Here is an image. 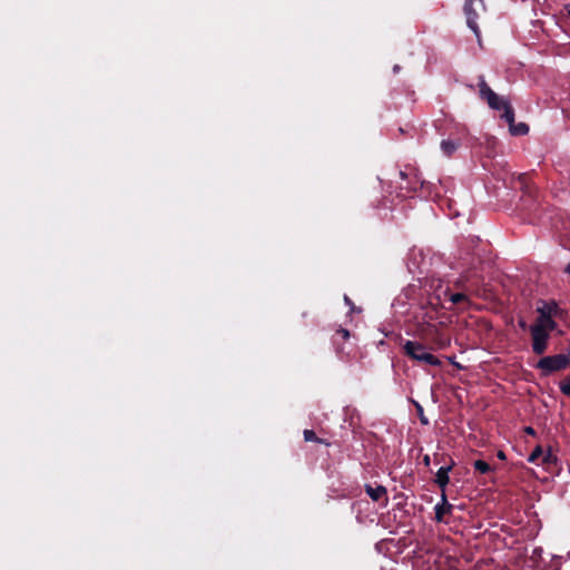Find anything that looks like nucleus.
I'll list each match as a JSON object with an SVG mask.
<instances>
[{
	"label": "nucleus",
	"mask_w": 570,
	"mask_h": 570,
	"mask_svg": "<svg viewBox=\"0 0 570 570\" xmlns=\"http://www.w3.org/2000/svg\"><path fill=\"white\" fill-rule=\"evenodd\" d=\"M344 299H345L346 304H351V301L347 296H345Z\"/></svg>",
	"instance_id": "obj_25"
},
{
	"label": "nucleus",
	"mask_w": 570,
	"mask_h": 570,
	"mask_svg": "<svg viewBox=\"0 0 570 570\" xmlns=\"http://www.w3.org/2000/svg\"><path fill=\"white\" fill-rule=\"evenodd\" d=\"M556 462H557V456L553 455L551 450H548L546 452L543 451V454L541 455V459L539 461V463L547 465V466L554 464Z\"/></svg>",
	"instance_id": "obj_11"
},
{
	"label": "nucleus",
	"mask_w": 570,
	"mask_h": 570,
	"mask_svg": "<svg viewBox=\"0 0 570 570\" xmlns=\"http://www.w3.org/2000/svg\"><path fill=\"white\" fill-rule=\"evenodd\" d=\"M480 95L484 98L489 106L492 109L503 110L502 117L509 122L513 124L514 121V112L511 106L503 99H501L487 83L485 81H481L480 85Z\"/></svg>",
	"instance_id": "obj_1"
},
{
	"label": "nucleus",
	"mask_w": 570,
	"mask_h": 570,
	"mask_svg": "<svg viewBox=\"0 0 570 570\" xmlns=\"http://www.w3.org/2000/svg\"><path fill=\"white\" fill-rule=\"evenodd\" d=\"M416 407H417V410H419V412H420L421 422H422L423 424H428V420H426V417H424V416H423V413H422V412H423V410H422L421 405L416 404Z\"/></svg>",
	"instance_id": "obj_18"
},
{
	"label": "nucleus",
	"mask_w": 570,
	"mask_h": 570,
	"mask_svg": "<svg viewBox=\"0 0 570 570\" xmlns=\"http://www.w3.org/2000/svg\"><path fill=\"white\" fill-rule=\"evenodd\" d=\"M564 272L570 275V263L566 266Z\"/></svg>",
	"instance_id": "obj_24"
},
{
	"label": "nucleus",
	"mask_w": 570,
	"mask_h": 570,
	"mask_svg": "<svg viewBox=\"0 0 570 570\" xmlns=\"http://www.w3.org/2000/svg\"><path fill=\"white\" fill-rule=\"evenodd\" d=\"M473 2H474V0H466L465 6H464V11L466 14V21H468L469 28L474 32L476 38H480V30H479V27L475 21L476 17H478V12L475 9H473Z\"/></svg>",
	"instance_id": "obj_5"
},
{
	"label": "nucleus",
	"mask_w": 570,
	"mask_h": 570,
	"mask_svg": "<svg viewBox=\"0 0 570 570\" xmlns=\"http://www.w3.org/2000/svg\"><path fill=\"white\" fill-rule=\"evenodd\" d=\"M570 364V358L566 355L547 356L539 361L538 366L547 373L559 371Z\"/></svg>",
	"instance_id": "obj_3"
},
{
	"label": "nucleus",
	"mask_w": 570,
	"mask_h": 570,
	"mask_svg": "<svg viewBox=\"0 0 570 570\" xmlns=\"http://www.w3.org/2000/svg\"><path fill=\"white\" fill-rule=\"evenodd\" d=\"M441 149L446 156H451L458 149V144L452 140H442Z\"/></svg>",
	"instance_id": "obj_10"
},
{
	"label": "nucleus",
	"mask_w": 570,
	"mask_h": 570,
	"mask_svg": "<svg viewBox=\"0 0 570 570\" xmlns=\"http://www.w3.org/2000/svg\"><path fill=\"white\" fill-rule=\"evenodd\" d=\"M304 439H305V441H313V440H315V433L311 430H305Z\"/></svg>",
	"instance_id": "obj_16"
},
{
	"label": "nucleus",
	"mask_w": 570,
	"mask_h": 570,
	"mask_svg": "<svg viewBox=\"0 0 570 570\" xmlns=\"http://www.w3.org/2000/svg\"><path fill=\"white\" fill-rule=\"evenodd\" d=\"M479 2H480V7L483 9V8H484V6H483V1H482V0H479Z\"/></svg>",
	"instance_id": "obj_26"
},
{
	"label": "nucleus",
	"mask_w": 570,
	"mask_h": 570,
	"mask_svg": "<svg viewBox=\"0 0 570 570\" xmlns=\"http://www.w3.org/2000/svg\"><path fill=\"white\" fill-rule=\"evenodd\" d=\"M462 299H464V296H463L462 294H454V295H452V297H451V301H452L453 303H459V302H461Z\"/></svg>",
	"instance_id": "obj_17"
},
{
	"label": "nucleus",
	"mask_w": 570,
	"mask_h": 570,
	"mask_svg": "<svg viewBox=\"0 0 570 570\" xmlns=\"http://www.w3.org/2000/svg\"><path fill=\"white\" fill-rule=\"evenodd\" d=\"M543 454V450L541 446H537L532 453L529 455L528 461L531 463H539L541 455Z\"/></svg>",
	"instance_id": "obj_12"
},
{
	"label": "nucleus",
	"mask_w": 570,
	"mask_h": 570,
	"mask_svg": "<svg viewBox=\"0 0 570 570\" xmlns=\"http://www.w3.org/2000/svg\"><path fill=\"white\" fill-rule=\"evenodd\" d=\"M498 458H499V459H501V460H503V459H505V455H504V453H503L502 451H500V452L498 453Z\"/></svg>",
	"instance_id": "obj_22"
},
{
	"label": "nucleus",
	"mask_w": 570,
	"mask_h": 570,
	"mask_svg": "<svg viewBox=\"0 0 570 570\" xmlns=\"http://www.w3.org/2000/svg\"><path fill=\"white\" fill-rule=\"evenodd\" d=\"M533 327L550 333L556 328V322L553 321V317L540 314Z\"/></svg>",
	"instance_id": "obj_7"
},
{
	"label": "nucleus",
	"mask_w": 570,
	"mask_h": 570,
	"mask_svg": "<svg viewBox=\"0 0 570 570\" xmlns=\"http://www.w3.org/2000/svg\"><path fill=\"white\" fill-rule=\"evenodd\" d=\"M452 469V465L449 466H442L438 470L435 475V482L440 485L442 490L445 489V487L449 484V472Z\"/></svg>",
	"instance_id": "obj_8"
},
{
	"label": "nucleus",
	"mask_w": 570,
	"mask_h": 570,
	"mask_svg": "<svg viewBox=\"0 0 570 570\" xmlns=\"http://www.w3.org/2000/svg\"><path fill=\"white\" fill-rule=\"evenodd\" d=\"M519 326H520L522 330H525V328H527V323H525V321L520 320V321H519Z\"/></svg>",
	"instance_id": "obj_20"
},
{
	"label": "nucleus",
	"mask_w": 570,
	"mask_h": 570,
	"mask_svg": "<svg viewBox=\"0 0 570 570\" xmlns=\"http://www.w3.org/2000/svg\"><path fill=\"white\" fill-rule=\"evenodd\" d=\"M531 335L533 352L538 355L543 354L544 351L547 350L549 333L531 326Z\"/></svg>",
	"instance_id": "obj_4"
},
{
	"label": "nucleus",
	"mask_w": 570,
	"mask_h": 570,
	"mask_svg": "<svg viewBox=\"0 0 570 570\" xmlns=\"http://www.w3.org/2000/svg\"><path fill=\"white\" fill-rule=\"evenodd\" d=\"M560 390L568 396H570V379L560 384Z\"/></svg>",
	"instance_id": "obj_15"
},
{
	"label": "nucleus",
	"mask_w": 570,
	"mask_h": 570,
	"mask_svg": "<svg viewBox=\"0 0 570 570\" xmlns=\"http://www.w3.org/2000/svg\"><path fill=\"white\" fill-rule=\"evenodd\" d=\"M474 468L476 471H479L482 474H485L491 471L490 465L485 461H482V460L475 461Z\"/></svg>",
	"instance_id": "obj_13"
},
{
	"label": "nucleus",
	"mask_w": 570,
	"mask_h": 570,
	"mask_svg": "<svg viewBox=\"0 0 570 570\" xmlns=\"http://www.w3.org/2000/svg\"><path fill=\"white\" fill-rule=\"evenodd\" d=\"M524 432L530 434V435H533L534 434V430L531 428V426H528L524 429Z\"/></svg>",
	"instance_id": "obj_19"
},
{
	"label": "nucleus",
	"mask_w": 570,
	"mask_h": 570,
	"mask_svg": "<svg viewBox=\"0 0 570 570\" xmlns=\"http://www.w3.org/2000/svg\"><path fill=\"white\" fill-rule=\"evenodd\" d=\"M511 131L514 135H523V134L528 132V126L524 125V124H520V125H518L515 127L511 126Z\"/></svg>",
	"instance_id": "obj_14"
},
{
	"label": "nucleus",
	"mask_w": 570,
	"mask_h": 570,
	"mask_svg": "<svg viewBox=\"0 0 570 570\" xmlns=\"http://www.w3.org/2000/svg\"><path fill=\"white\" fill-rule=\"evenodd\" d=\"M423 461H424V464H425L426 466H429V465H430V456H429V455H425V456L423 458Z\"/></svg>",
	"instance_id": "obj_21"
},
{
	"label": "nucleus",
	"mask_w": 570,
	"mask_h": 570,
	"mask_svg": "<svg viewBox=\"0 0 570 570\" xmlns=\"http://www.w3.org/2000/svg\"><path fill=\"white\" fill-rule=\"evenodd\" d=\"M559 307L554 302L543 303L538 307V313L542 315H548L551 317H557L559 315Z\"/></svg>",
	"instance_id": "obj_9"
},
{
	"label": "nucleus",
	"mask_w": 570,
	"mask_h": 570,
	"mask_svg": "<svg viewBox=\"0 0 570 570\" xmlns=\"http://www.w3.org/2000/svg\"><path fill=\"white\" fill-rule=\"evenodd\" d=\"M403 348L406 355L415 361L423 362L432 366L441 365L439 357L430 353L426 347L419 342L406 341L403 345Z\"/></svg>",
	"instance_id": "obj_2"
},
{
	"label": "nucleus",
	"mask_w": 570,
	"mask_h": 570,
	"mask_svg": "<svg viewBox=\"0 0 570 570\" xmlns=\"http://www.w3.org/2000/svg\"><path fill=\"white\" fill-rule=\"evenodd\" d=\"M365 491L373 501H383L384 503L389 501L387 491L383 485L372 487L367 484Z\"/></svg>",
	"instance_id": "obj_6"
},
{
	"label": "nucleus",
	"mask_w": 570,
	"mask_h": 570,
	"mask_svg": "<svg viewBox=\"0 0 570 570\" xmlns=\"http://www.w3.org/2000/svg\"><path fill=\"white\" fill-rule=\"evenodd\" d=\"M564 9L568 12V14L570 16V3L566 4Z\"/></svg>",
	"instance_id": "obj_23"
}]
</instances>
